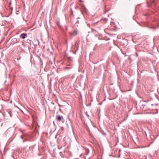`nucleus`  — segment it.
<instances>
[{
  "mask_svg": "<svg viewBox=\"0 0 159 159\" xmlns=\"http://www.w3.org/2000/svg\"><path fill=\"white\" fill-rule=\"evenodd\" d=\"M27 35V34H21V37L22 38V39H24L25 38V36Z\"/></svg>",
  "mask_w": 159,
  "mask_h": 159,
  "instance_id": "1",
  "label": "nucleus"
},
{
  "mask_svg": "<svg viewBox=\"0 0 159 159\" xmlns=\"http://www.w3.org/2000/svg\"><path fill=\"white\" fill-rule=\"evenodd\" d=\"M57 119L59 121H60L61 120V118L60 116H58L57 117Z\"/></svg>",
  "mask_w": 159,
  "mask_h": 159,
  "instance_id": "2",
  "label": "nucleus"
},
{
  "mask_svg": "<svg viewBox=\"0 0 159 159\" xmlns=\"http://www.w3.org/2000/svg\"><path fill=\"white\" fill-rule=\"evenodd\" d=\"M159 27V24L157 26V28H158Z\"/></svg>",
  "mask_w": 159,
  "mask_h": 159,
  "instance_id": "3",
  "label": "nucleus"
},
{
  "mask_svg": "<svg viewBox=\"0 0 159 159\" xmlns=\"http://www.w3.org/2000/svg\"><path fill=\"white\" fill-rule=\"evenodd\" d=\"M105 20L106 21L107 20V19H106V18H105Z\"/></svg>",
  "mask_w": 159,
  "mask_h": 159,
  "instance_id": "4",
  "label": "nucleus"
},
{
  "mask_svg": "<svg viewBox=\"0 0 159 159\" xmlns=\"http://www.w3.org/2000/svg\"><path fill=\"white\" fill-rule=\"evenodd\" d=\"M21 132H22V133H23V132L22 131H21Z\"/></svg>",
  "mask_w": 159,
  "mask_h": 159,
  "instance_id": "5",
  "label": "nucleus"
},
{
  "mask_svg": "<svg viewBox=\"0 0 159 159\" xmlns=\"http://www.w3.org/2000/svg\"><path fill=\"white\" fill-rule=\"evenodd\" d=\"M152 3H153V1H152Z\"/></svg>",
  "mask_w": 159,
  "mask_h": 159,
  "instance_id": "6",
  "label": "nucleus"
},
{
  "mask_svg": "<svg viewBox=\"0 0 159 159\" xmlns=\"http://www.w3.org/2000/svg\"><path fill=\"white\" fill-rule=\"evenodd\" d=\"M76 34H77V33H76V34H75V35H76Z\"/></svg>",
  "mask_w": 159,
  "mask_h": 159,
  "instance_id": "7",
  "label": "nucleus"
},
{
  "mask_svg": "<svg viewBox=\"0 0 159 159\" xmlns=\"http://www.w3.org/2000/svg\"><path fill=\"white\" fill-rule=\"evenodd\" d=\"M158 38H159V37H158Z\"/></svg>",
  "mask_w": 159,
  "mask_h": 159,
  "instance_id": "8",
  "label": "nucleus"
}]
</instances>
